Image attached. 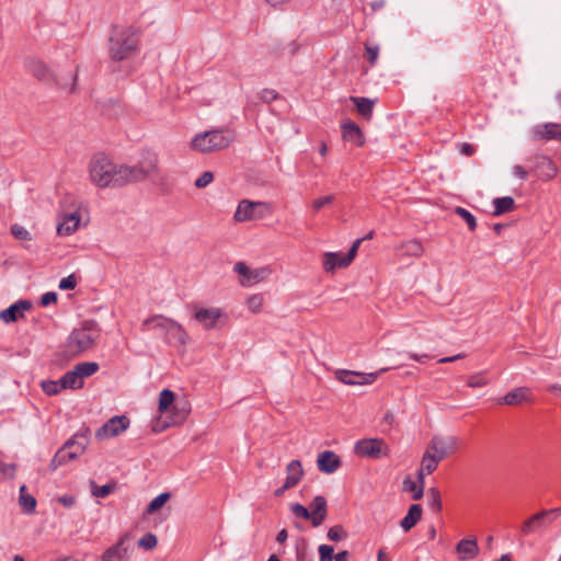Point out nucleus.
<instances>
[{
	"instance_id": "nucleus-1",
	"label": "nucleus",
	"mask_w": 561,
	"mask_h": 561,
	"mask_svg": "<svg viewBox=\"0 0 561 561\" xmlns=\"http://www.w3.org/2000/svg\"><path fill=\"white\" fill-rule=\"evenodd\" d=\"M125 164L114 162L104 153H95L88 164L89 181L98 188H121L128 185Z\"/></svg>"
},
{
	"instance_id": "nucleus-2",
	"label": "nucleus",
	"mask_w": 561,
	"mask_h": 561,
	"mask_svg": "<svg viewBox=\"0 0 561 561\" xmlns=\"http://www.w3.org/2000/svg\"><path fill=\"white\" fill-rule=\"evenodd\" d=\"M140 31L126 23H114L107 35L108 57L113 61L129 59L139 49Z\"/></svg>"
},
{
	"instance_id": "nucleus-3",
	"label": "nucleus",
	"mask_w": 561,
	"mask_h": 561,
	"mask_svg": "<svg viewBox=\"0 0 561 561\" xmlns=\"http://www.w3.org/2000/svg\"><path fill=\"white\" fill-rule=\"evenodd\" d=\"M100 336V330L94 322H84L80 328L73 329L65 344L62 354L67 358L77 357L94 345Z\"/></svg>"
},
{
	"instance_id": "nucleus-4",
	"label": "nucleus",
	"mask_w": 561,
	"mask_h": 561,
	"mask_svg": "<svg viewBox=\"0 0 561 561\" xmlns=\"http://www.w3.org/2000/svg\"><path fill=\"white\" fill-rule=\"evenodd\" d=\"M232 141V135L214 129L196 134L190 141V148L195 152L209 153L227 148Z\"/></svg>"
},
{
	"instance_id": "nucleus-5",
	"label": "nucleus",
	"mask_w": 561,
	"mask_h": 561,
	"mask_svg": "<svg viewBox=\"0 0 561 561\" xmlns=\"http://www.w3.org/2000/svg\"><path fill=\"white\" fill-rule=\"evenodd\" d=\"M88 445L89 439L85 434H76L72 438L67 440L60 449H58L49 463V469L55 471L60 466L76 460L85 451Z\"/></svg>"
},
{
	"instance_id": "nucleus-6",
	"label": "nucleus",
	"mask_w": 561,
	"mask_h": 561,
	"mask_svg": "<svg viewBox=\"0 0 561 561\" xmlns=\"http://www.w3.org/2000/svg\"><path fill=\"white\" fill-rule=\"evenodd\" d=\"M193 320L204 330H219L228 323L229 317L221 307L199 306L193 307Z\"/></svg>"
},
{
	"instance_id": "nucleus-7",
	"label": "nucleus",
	"mask_w": 561,
	"mask_h": 561,
	"mask_svg": "<svg viewBox=\"0 0 561 561\" xmlns=\"http://www.w3.org/2000/svg\"><path fill=\"white\" fill-rule=\"evenodd\" d=\"M125 170L128 184L144 182L148 178L160 173L159 158L156 153L148 152L136 164H125Z\"/></svg>"
},
{
	"instance_id": "nucleus-8",
	"label": "nucleus",
	"mask_w": 561,
	"mask_h": 561,
	"mask_svg": "<svg viewBox=\"0 0 561 561\" xmlns=\"http://www.w3.org/2000/svg\"><path fill=\"white\" fill-rule=\"evenodd\" d=\"M272 211V206L267 202L244 198L238 203L233 220L238 224L261 220L271 215Z\"/></svg>"
},
{
	"instance_id": "nucleus-9",
	"label": "nucleus",
	"mask_w": 561,
	"mask_h": 561,
	"mask_svg": "<svg viewBox=\"0 0 561 561\" xmlns=\"http://www.w3.org/2000/svg\"><path fill=\"white\" fill-rule=\"evenodd\" d=\"M561 515V508L542 510L531 515L520 525V533L530 536L545 530L553 520Z\"/></svg>"
},
{
	"instance_id": "nucleus-10",
	"label": "nucleus",
	"mask_w": 561,
	"mask_h": 561,
	"mask_svg": "<svg viewBox=\"0 0 561 561\" xmlns=\"http://www.w3.org/2000/svg\"><path fill=\"white\" fill-rule=\"evenodd\" d=\"M363 239L354 241L348 252L345 254L339 252H324L322 255V267L325 273H333L337 268H346L354 261Z\"/></svg>"
},
{
	"instance_id": "nucleus-11",
	"label": "nucleus",
	"mask_w": 561,
	"mask_h": 561,
	"mask_svg": "<svg viewBox=\"0 0 561 561\" xmlns=\"http://www.w3.org/2000/svg\"><path fill=\"white\" fill-rule=\"evenodd\" d=\"M354 451L359 457L379 459L390 455V447L382 438L369 437L357 440Z\"/></svg>"
},
{
	"instance_id": "nucleus-12",
	"label": "nucleus",
	"mask_w": 561,
	"mask_h": 561,
	"mask_svg": "<svg viewBox=\"0 0 561 561\" xmlns=\"http://www.w3.org/2000/svg\"><path fill=\"white\" fill-rule=\"evenodd\" d=\"M98 369L99 365L96 363H80L60 378L61 387L72 390L80 389L83 387V379L95 374Z\"/></svg>"
},
{
	"instance_id": "nucleus-13",
	"label": "nucleus",
	"mask_w": 561,
	"mask_h": 561,
	"mask_svg": "<svg viewBox=\"0 0 561 561\" xmlns=\"http://www.w3.org/2000/svg\"><path fill=\"white\" fill-rule=\"evenodd\" d=\"M425 449L443 460L459 449V438L454 435H434Z\"/></svg>"
},
{
	"instance_id": "nucleus-14",
	"label": "nucleus",
	"mask_w": 561,
	"mask_h": 561,
	"mask_svg": "<svg viewBox=\"0 0 561 561\" xmlns=\"http://www.w3.org/2000/svg\"><path fill=\"white\" fill-rule=\"evenodd\" d=\"M233 270L239 275V283L242 287H252L271 275L268 267L251 268L244 262H237Z\"/></svg>"
},
{
	"instance_id": "nucleus-15",
	"label": "nucleus",
	"mask_w": 561,
	"mask_h": 561,
	"mask_svg": "<svg viewBox=\"0 0 561 561\" xmlns=\"http://www.w3.org/2000/svg\"><path fill=\"white\" fill-rule=\"evenodd\" d=\"M388 368H381L375 373H360L347 369H339L335 371V378L347 386H368L376 381L381 373L387 371Z\"/></svg>"
},
{
	"instance_id": "nucleus-16",
	"label": "nucleus",
	"mask_w": 561,
	"mask_h": 561,
	"mask_svg": "<svg viewBox=\"0 0 561 561\" xmlns=\"http://www.w3.org/2000/svg\"><path fill=\"white\" fill-rule=\"evenodd\" d=\"M191 412L190 405L186 402L176 401L170 409L168 420L163 423L157 422L152 430L159 433L170 426H178L185 422Z\"/></svg>"
},
{
	"instance_id": "nucleus-17",
	"label": "nucleus",
	"mask_w": 561,
	"mask_h": 561,
	"mask_svg": "<svg viewBox=\"0 0 561 561\" xmlns=\"http://www.w3.org/2000/svg\"><path fill=\"white\" fill-rule=\"evenodd\" d=\"M129 426V419L125 415H115L103 424L96 432L95 438L105 440L118 436Z\"/></svg>"
},
{
	"instance_id": "nucleus-18",
	"label": "nucleus",
	"mask_w": 561,
	"mask_h": 561,
	"mask_svg": "<svg viewBox=\"0 0 561 561\" xmlns=\"http://www.w3.org/2000/svg\"><path fill=\"white\" fill-rule=\"evenodd\" d=\"M530 138L537 141H560L561 123H541L534 125L529 130Z\"/></svg>"
},
{
	"instance_id": "nucleus-19",
	"label": "nucleus",
	"mask_w": 561,
	"mask_h": 561,
	"mask_svg": "<svg viewBox=\"0 0 561 561\" xmlns=\"http://www.w3.org/2000/svg\"><path fill=\"white\" fill-rule=\"evenodd\" d=\"M39 80L45 82H53L58 89L66 93L76 91L77 72H42Z\"/></svg>"
},
{
	"instance_id": "nucleus-20",
	"label": "nucleus",
	"mask_w": 561,
	"mask_h": 561,
	"mask_svg": "<svg viewBox=\"0 0 561 561\" xmlns=\"http://www.w3.org/2000/svg\"><path fill=\"white\" fill-rule=\"evenodd\" d=\"M81 221L82 213L80 208H77L70 213H64L59 217L57 234L62 237L71 236L80 228Z\"/></svg>"
},
{
	"instance_id": "nucleus-21",
	"label": "nucleus",
	"mask_w": 561,
	"mask_h": 561,
	"mask_svg": "<svg viewBox=\"0 0 561 561\" xmlns=\"http://www.w3.org/2000/svg\"><path fill=\"white\" fill-rule=\"evenodd\" d=\"M531 171L542 181H550L559 173L556 162L548 156L538 154L534 158Z\"/></svg>"
},
{
	"instance_id": "nucleus-22",
	"label": "nucleus",
	"mask_w": 561,
	"mask_h": 561,
	"mask_svg": "<svg viewBox=\"0 0 561 561\" xmlns=\"http://www.w3.org/2000/svg\"><path fill=\"white\" fill-rule=\"evenodd\" d=\"M129 540V534L123 535L115 545L104 551L102 554V561H126L129 557L127 546Z\"/></svg>"
},
{
	"instance_id": "nucleus-23",
	"label": "nucleus",
	"mask_w": 561,
	"mask_h": 561,
	"mask_svg": "<svg viewBox=\"0 0 561 561\" xmlns=\"http://www.w3.org/2000/svg\"><path fill=\"white\" fill-rule=\"evenodd\" d=\"M318 469L327 474L335 472L341 466L340 457L332 450H325L317 457Z\"/></svg>"
},
{
	"instance_id": "nucleus-24",
	"label": "nucleus",
	"mask_w": 561,
	"mask_h": 561,
	"mask_svg": "<svg viewBox=\"0 0 561 561\" xmlns=\"http://www.w3.org/2000/svg\"><path fill=\"white\" fill-rule=\"evenodd\" d=\"M309 512L311 515L310 522H311L312 526L319 527L327 518V514H328L327 500L321 495L316 496L312 500V502L310 503Z\"/></svg>"
},
{
	"instance_id": "nucleus-25",
	"label": "nucleus",
	"mask_w": 561,
	"mask_h": 561,
	"mask_svg": "<svg viewBox=\"0 0 561 561\" xmlns=\"http://www.w3.org/2000/svg\"><path fill=\"white\" fill-rule=\"evenodd\" d=\"M31 308V304L26 300H19L9 308L0 311V320L5 323L16 322L24 317V312Z\"/></svg>"
},
{
	"instance_id": "nucleus-26",
	"label": "nucleus",
	"mask_w": 561,
	"mask_h": 561,
	"mask_svg": "<svg viewBox=\"0 0 561 561\" xmlns=\"http://www.w3.org/2000/svg\"><path fill=\"white\" fill-rule=\"evenodd\" d=\"M342 137L345 141L353 142L357 147H363L365 144V136L360 129V127L352 122L346 121L341 126Z\"/></svg>"
},
{
	"instance_id": "nucleus-27",
	"label": "nucleus",
	"mask_w": 561,
	"mask_h": 561,
	"mask_svg": "<svg viewBox=\"0 0 561 561\" xmlns=\"http://www.w3.org/2000/svg\"><path fill=\"white\" fill-rule=\"evenodd\" d=\"M456 552L460 561L474 559L479 553L477 539H462L456 546Z\"/></svg>"
},
{
	"instance_id": "nucleus-28",
	"label": "nucleus",
	"mask_w": 561,
	"mask_h": 561,
	"mask_svg": "<svg viewBox=\"0 0 561 561\" xmlns=\"http://www.w3.org/2000/svg\"><path fill=\"white\" fill-rule=\"evenodd\" d=\"M305 471L299 460H291L286 466L285 488H295L304 478Z\"/></svg>"
},
{
	"instance_id": "nucleus-29",
	"label": "nucleus",
	"mask_w": 561,
	"mask_h": 561,
	"mask_svg": "<svg viewBox=\"0 0 561 561\" xmlns=\"http://www.w3.org/2000/svg\"><path fill=\"white\" fill-rule=\"evenodd\" d=\"M422 513H423V510L420 504L411 505L407 515L402 518L400 526L405 531H409L420 522V519L422 517Z\"/></svg>"
},
{
	"instance_id": "nucleus-30",
	"label": "nucleus",
	"mask_w": 561,
	"mask_h": 561,
	"mask_svg": "<svg viewBox=\"0 0 561 561\" xmlns=\"http://www.w3.org/2000/svg\"><path fill=\"white\" fill-rule=\"evenodd\" d=\"M165 335L170 341H175L182 346H185L190 342V335L187 331L176 321L171 324Z\"/></svg>"
},
{
	"instance_id": "nucleus-31",
	"label": "nucleus",
	"mask_w": 561,
	"mask_h": 561,
	"mask_svg": "<svg viewBox=\"0 0 561 561\" xmlns=\"http://www.w3.org/2000/svg\"><path fill=\"white\" fill-rule=\"evenodd\" d=\"M350 100L355 104L359 115L366 119H370L375 106V101L368 98L351 96Z\"/></svg>"
},
{
	"instance_id": "nucleus-32",
	"label": "nucleus",
	"mask_w": 561,
	"mask_h": 561,
	"mask_svg": "<svg viewBox=\"0 0 561 561\" xmlns=\"http://www.w3.org/2000/svg\"><path fill=\"white\" fill-rule=\"evenodd\" d=\"M398 250L402 256L410 257H420L424 252V248L419 240L403 242Z\"/></svg>"
},
{
	"instance_id": "nucleus-33",
	"label": "nucleus",
	"mask_w": 561,
	"mask_h": 561,
	"mask_svg": "<svg viewBox=\"0 0 561 561\" xmlns=\"http://www.w3.org/2000/svg\"><path fill=\"white\" fill-rule=\"evenodd\" d=\"M528 394H529L528 388H525V387L516 388V389L507 392L504 396L503 402L507 405H518L528 399Z\"/></svg>"
},
{
	"instance_id": "nucleus-34",
	"label": "nucleus",
	"mask_w": 561,
	"mask_h": 561,
	"mask_svg": "<svg viewBox=\"0 0 561 561\" xmlns=\"http://www.w3.org/2000/svg\"><path fill=\"white\" fill-rule=\"evenodd\" d=\"M173 322H174V320L167 318L164 316L158 314V316H153L151 318L146 319L144 321L142 325L148 327V328L159 329L160 331H162L165 334Z\"/></svg>"
},
{
	"instance_id": "nucleus-35",
	"label": "nucleus",
	"mask_w": 561,
	"mask_h": 561,
	"mask_svg": "<svg viewBox=\"0 0 561 561\" xmlns=\"http://www.w3.org/2000/svg\"><path fill=\"white\" fill-rule=\"evenodd\" d=\"M19 504L26 514L35 512L36 499L32 494L27 493L25 485L20 488Z\"/></svg>"
},
{
	"instance_id": "nucleus-36",
	"label": "nucleus",
	"mask_w": 561,
	"mask_h": 561,
	"mask_svg": "<svg viewBox=\"0 0 561 561\" xmlns=\"http://www.w3.org/2000/svg\"><path fill=\"white\" fill-rule=\"evenodd\" d=\"M265 304L264 295L263 294H251L247 296L244 300V305L249 312L253 314H259L263 311Z\"/></svg>"
},
{
	"instance_id": "nucleus-37",
	"label": "nucleus",
	"mask_w": 561,
	"mask_h": 561,
	"mask_svg": "<svg viewBox=\"0 0 561 561\" xmlns=\"http://www.w3.org/2000/svg\"><path fill=\"white\" fill-rule=\"evenodd\" d=\"M175 394L170 389H163L159 394L158 411L162 414L170 411L175 403Z\"/></svg>"
},
{
	"instance_id": "nucleus-38",
	"label": "nucleus",
	"mask_w": 561,
	"mask_h": 561,
	"mask_svg": "<svg viewBox=\"0 0 561 561\" xmlns=\"http://www.w3.org/2000/svg\"><path fill=\"white\" fill-rule=\"evenodd\" d=\"M440 461V458L425 449L420 462V467L424 472H427V474H432L438 468Z\"/></svg>"
},
{
	"instance_id": "nucleus-39",
	"label": "nucleus",
	"mask_w": 561,
	"mask_h": 561,
	"mask_svg": "<svg viewBox=\"0 0 561 561\" xmlns=\"http://www.w3.org/2000/svg\"><path fill=\"white\" fill-rule=\"evenodd\" d=\"M493 215L500 216L504 213L512 211L514 209L515 202L514 198L511 196L497 197L493 201Z\"/></svg>"
},
{
	"instance_id": "nucleus-40",
	"label": "nucleus",
	"mask_w": 561,
	"mask_h": 561,
	"mask_svg": "<svg viewBox=\"0 0 561 561\" xmlns=\"http://www.w3.org/2000/svg\"><path fill=\"white\" fill-rule=\"evenodd\" d=\"M402 491L411 493L414 501L421 500L424 495V488L414 482L411 477H405L403 479Z\"/></svg>"
},
{
	"instance_id": "nucleus-41",
	"label": "nucleus",
	"mask_w": 561,
	"mask_h": 561,
	"mask_svg": "<svg viewBox=\"0 0 561 561\" xmlns=\"http://www.w3.org/2000/svg\"><path fill=\"white\" fill-rule=\"evenodd\" d=\"M115 482L99 486L94 481H90L91 493L95 497H106L116 490Z\"/></svg>"
},
{
	"instance_id": "nucleus-42",
	"label": "nucleus",
	"mask_w": 561,
	"mask_h": 561,
	"mask_svg": "<svg viewBox=\"0 0 561 561\" xmlns=\"http://www.w3.org/2000/svg\"><path fill=\"white\" fill-rule=\"evenodd\" d=\"M334 194H329L314 198L310 205L312 214H318L321 209L331 206L334 203Z\"/></svg>"
},
{
	"instance_id": "nucleus-43",
	"label": "nucleus",
	"mask_w": 561,
	"mask_h": 561,
	"mask_svg": "<svg viewBox=\"0 0 561 561\" xmlns=\"http://www.w3.org/2000/svg\"><path fill=\"white\" fill-rule=\"evenodd\" d=\"M171 494L169 492L160 493L158 496H156L146 507L147 514H153L170 500Z\"/></svg>"
},
{
	"instance_id": "nucleus-44",
	"label": "nucleus",
	"mask_w": 561,
	"mask_h": 561,
	"mask_svg": "<svg viewBox=\"0 0 561 561\" xmlns=\"http://www.w3.org/2000/svg\"><path fill=\"white\" fill-rule=\"evenodd\" d=\"M489 383L485 373L479 371L467 378V386L470 388H482Z\"/></svg>"
},
{
	"instance_id": "nucleus-45",
	"label": "nucleus",
	"mask_w": 561,
	"mask_h": 561,
	"mask_svg": "<svg viewBox=\"0 0 561 561\" xmlns=\"http://www.w3.org/2000/svg\"><path fill=\"white\" fill-rule=\"evenodd\" d=\"M41 387L47 396H56L61 390H64V387H61L60 379L59 380H44L41 382Z\"/></svg>"
},
{
	"instance_id": "nucleus-46",
	"label": "nucleus",
	"mask_w": 561,
	"mask_h": 561,
	"mask_svg": "<svg viewBox=\"0 0 561 561\" xmlns=\"http://www.w3.org/2000/svg\"><path fill=\"white\" fill-rule=\"evenodd\" d=\"M327 537L329 540L337 542L346 539L347 533L341 525H335L329 528Z\"/></svg>"
},
{
	"instance_id": "nucleus-47",
	"label": "nucleus",
	"mask_w": 561,
	"mask_h": 561,
	"mask_svg": "<svg viewBox=\"0 0 561 561\" xmlns=\"http://www.w3.org/2000/svg\"><path fill=\"white\" fill-rule=\"evenodd\" d=\"M12 236L20 241H31V232L21 225L14 224L11 226Z\"/></svg>"
},
{
	"instance_id": "nucleus-48",
	"label": "nucleus",
	"mask_w": 561,
	"mask_h": 561,
	"mask_svg": "<svg viewBox=\"0 0 561 561\" xmlns=\"http://www.w3.org/2000/svg\"><path fill=\"white\" fill-rule=\"evenodd\" d=\"M427 497L432 510L439 512L442 510L440 492L437 488H431L427 491Z\"/></svg>"
},
{
	"instance_id": "nucleus-49",
	"label": "nucleus",
	"mask_w": 561,
	"mask_h": 561,
	"mask_svg": "<svg viewBox=\"0 0 561 561\" xmlns=\"http://www.w3.org/2000/svg\"><path fill=\"white\" fill-rule=\"evenodd\" d=\"M455 213L460 216L468 225L469 229L471 231H473L477 227V221H476V218L474 216L469 213L467 209L462 208V207H457L455 209Z\"/></svg>"
},
{
	"instance_id": "nucleus-50",
	"label": "nucleus",
	"mask_w": 561,
	"mask_h": 561,
	"mask_svg": "<svg viewBox=\"0 0 561 561\" xmlns=\"http://www.w3.org/2000/svg\"><path fill=\"white\" fill-rule=\"evenodd\" d=\"M158 543L157 537L149 533L138 540V546L146 550H152Z\"/></svg>"
},
{
	"instance_id": "nucleus-51",
	"label": "nucleus",
	"mask_w": 561,
	"mask_h": 561,
	"mask_svg": "<svg viewBox=\"0 0 561 561\" xmlns=\"http://www.w3.org/2000/svg\"><path fill=\"white\" fill-rule=\"evenodd\" d=\"M215 179V175L211 171L203 172L194 182L195 187L205 188L208 186Z\"/></svg>"
},
{
	"instance_id": "nucleus-52",
	"label": "nucleus",
	"mask_w": 561,
	"mask_h": 561,
	"mask_svg": "<svg viewBox=\"0 0 561 561\" xmlns=\"http://www.w3.org/2000/svg\"><path fill=\"white\" fill-rule=\"evenodd\" d=\"M16 466L14 463H5L0 460V474L2 479H14Z\"/></svg>"
},
{
	"instance_id": "nucleus-53",
	"label": "nucleus",
	"mask_w": 561,
	"mask_h": 561,
	"mask_svg": "<svg viewBox=\"0 0 561 561\" xmlns=\"http://www.w3.org/2000/svg\"><path fill=\"white\" fill-rule=\"evenodd\" d=\"M290 511L296 517L310 520V512L304 505L299 503H294L290 505Z\"/></svg>"
},
{
	"instance_id": "nucleus-54",
	"label": "nucleus",
	"mask_w": 561,
	"mask_h": 561,
	"mask_svg": "<svg viewBox=\"0 0 561 561\" xmlns=\"http://www.w3.org/2000/svg\"><path fill=\"white\" fill-rule=\"evenodd\" d=\"M318 551H319V556H320V561H333L334 549L332 546L321 545V546H319Z\"/></svg>"
},
{
	"instance_id": "nucleus-55",
	"label": "nucleus",
	"mask_w": 561,
	"mask_h": 561,
	"mask_svg": "<svg viewBox=\"0 0 561 561\" xmlns=\"http://www.w3.org/2000/svg\"><path fill=\"white\" fill-rule=\"evenodd\" d=\"M77 285V282H76V278L73 275H69L67 277H64L60 282H59V288L61 290H70V289H73Z\"/></svg>"
},
{
	"instance_id": "nucleus-56",
	"label": "nucleus",
	"mask_w": 561,
	"mask_h": 561,
	"mask_svg": "<svg viewBox=\"0 0 561 561\" xmlns=\"http://www.w3.org/2000/svg\"><path fill=\"white\" fill-rule=\"evenodd\" d=\"M512 172H513L514 176H516L520 181H526L528 179V171L526 170L525 167H523L520 164H515L512 168Z\"/></svg>"
},
{
	"instance_id": "nucleus-57",
	"label": "nucleus",
	"mask_w": 561,
	"mask_h": 561,
	"mask_svg": "<svg viewBox=\"0 0 561 561\" xmlns=\"http://www.w3.org/2000/svg\"><path fill=\"white\" fill-rule=\"evenodd\" d=\"M57 301V294L54 291H48L42 296L41 302L43 306H48Z\"/></svg>"
},
{
	"instance_id": "nucleus-58",
	"label": "nucleus",
	"mask_w": 561,
	"mask_h": 561,
	"mask_svg": "<svg viewBox=\"0 0 561 561\" xmlns=\"http://www.w3.org/2000/svg\"><path fill=\"white\" fill-rule=\"evenodd\" d=\"M57 501L65 507H72L77 502V500L73 495H62V496L58 497Z\"/></svg>"
},
{
	"instance_id": "nucleus-59",
	"label": "nucleus",
	"mask_w": 561,
	"mask_h": 561,
	"mask_svg": "<svg viewBox=\"0 0 561 561\" xmlns=\"http://www.w3.org/2000/svg\"><path fill=\"white\" fill-rule=\"evenodd\" d=\"M378 47L377 46H370V45H366V55H367V59L370 61V62H374L377 57H378Z\"/></svg>"
},
{
	"instance_id": "nucleus-60",
	"label": "nucleus",
	"mask_w": 561,
	"mask_h": 561,
	"mask_svg": "<svg viewBox=\"0 0 561 561\" xmlns=\"http://www.w3.org/2000/svg\"><path fill=\"white\" fill-rule=\"evenodd\" d=\"M459 150H460V152L462 154H466V156H469V157L474 154V152H476L474 147L472 145H470V144H467V142L461 144L460 147H459Z\"/></svg>"
},
{
	"instance_id": "nucleus-61",
	"label": "nucleus",
	"mask_w": 561,
	"mask_h": 561,
	"mask_svg": "<svg viewBox=\"0 0 561 561\" xmlns=\"http://www.w3.org/2000/svg\"><path fill=\"white\" fill-rule=\"evenodd\" d=\"M382 423L388 426H392L394 423V413L391 410H387L382 416Z\"/></svg>"
},
{
	"instance_id": "nucleus-62",
	"label": "nucleus",
	"mask_w": 561,
	"mask_h": 561,
	"mask_svg": "<svg viewBox=\"0 0 561 561\" xmlns=\"http://www.w3.org/2000/svg\"><path fill=\"white\" fill-rule=\"evenodd\" d=\"M277 98V93L274 90H264L262 92V99L265 102H271Z\"/></svg>"
},
{
	"instance_id": "nucleus-63",
	"label": "nucleus",
	"mask_w": 561,
	"mask_h": 561,
	"mask_svg": "<svg viewBox=\"0 0 561 561\" xmlns=\"http://www.w3.org/2000/svg\"><path fill=\"white\" fill-rule=\"evenodd\" d=\"M425 476H428L427 472H424L422 470V468L420 467L416 471V480H414V482H416L417 484H420L424 488Z\"/></svg>"
},
{
	"instance_id": "nucleus-64",
	"label": "nucleus",
	"mask_w": 561,
	"mask_h": 561,
	"mask_svg": "<svg viewBox=\"0 0 561 561\" xmlns=\"http://www.w3.org/2000/svg\"><path fill=\"white\" fill-rule=\"evenodd\" d=\"M409 357L416 362L423 363L424 360L430 358V355L428 354L409 353Z\"/></svg>"
}]
</instances>
